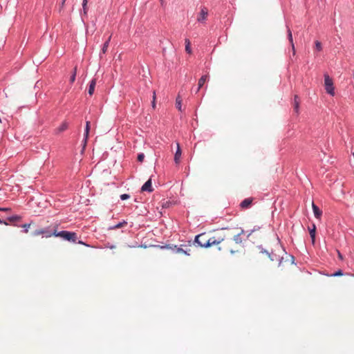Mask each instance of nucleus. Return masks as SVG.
<instances>
[{"label":"nucleus","instance_id":"41","mask_svg":"<svg viewBox=\"0 0 354 354\" xmlns=\"http://www.w3.org/2000/svg\"><path fill=\"white\" fill-rule=\"evenodd\" d=\"M161 1H162V0H160Z\"/></svg>","mask_w":354,"mask_h":354},{"label":"nucleus","instance_id":"1","mask_svg":"<svg viewBox=\"0 0 354 354\" xmlns=\"http://www.w3.org/2000/svg\"><path fill=\"white\" fill-rule=\"evenodd\" d=\"M232 236H233V230L223 229L222 233L218 234V237L222 239L218 245V250L230 252L232 254L239 252L240 249Z\"/></svg>","mask_w":354,"mask_h":354},{"label":"nucleus","instance_id":"39","mask_svg":"<svg viewBox=\"0 0 354 354\" xmlns=\"http://www.w3.org/2000/svg\"><path fill=\"white\" fill-rule=\"evenodd\" d=\"M250 234H251V233L248 234L247 237H249Z\"/></svg>","mask_w":354,"mask_h":354},{"label":"nucleus","instance_id":"34","mask_svg":"<svg viewBox=\"0 0 354 354\" xmlns=\"http://www.w3.org/2000/svg\"><path fill=\"white\" fill-rule=\"evenodd\" d=\"M10 209H11L10 208H8V207H0V211H2V212L10 211Z\"/></svg>","mask_w":354,"mask_h":354},{"label":"nucleus","instance_id":"5","mask_svg":"<svg viewBox=\"0 0 354 354\" xmlns=\"http://www.w3.org/2000/svg\"><path fill=\"white\" fill-rule=\"evenodd\" d=\"M32 235L35 236L42 235L46 238L51 237L52 236H54V225L50 226L47 228L37 229L33 232Z\"/></svg>","mask_w":354,"mask_h":354},{"label":"nucleus","instance_id":"30","mask_svg":"<svg viewBox=\"0 0 354 354\" xmlns=\"http://www.w3.org/2000/svg\"><path fill=\"white\" fill-rule=\"evenodd\" d=\"M144 158H145V155H144V153H139V154L138 155V158H137V159H138V160L139 162H142L144 160Z\"/></svg>","mask_w":354,"mask_h":354},{"label":"nucleus","instance_id":"31","mask_svg":"<svg viewBox=\"0 0 354 354\" xmlns=\"http://www.w3.org/2000/svg\"><path fill=\"white\" fill-rule=\"evenodd\" d=\"M130 198V196L129 194H123L120 196V198L122 200H127L128 198Z\"/></svg>","mask_w":354,"mask_h":354},{"label":"nucleus","instance_id":"9","mask_svg":"<svg viewBox=\"0 0 354 354\" xmlns=\"http://www.w3.org/2000/svg\"><path fill=\"white\" fill-rule=\"evenodd\" d=\"M153 188L151 186V180L149 178L142 187L141 191L142 192H153Z\"/></svg>","mask_w":354,"mask_h":354},{"label":"nucleus","instance_id":"7","mask_svg":"<svg viewBox=\"0 0 354 354\" xmlns=\"http://www.w3.org/2000/svg\"><path fill=\"white\" fill-rule=\"evenodd\" d=\"M233 230V236H232V238L233 240L236 242L238 247L241 250L243 248V242L244 239L242 237V235L244 234V231L243 230H241L239 232H236V230L237 229L232 228Z\"/></svg>","mask_w":354,"mask_h":354},{"label":"nucleus","instance_id":"2","mask_svg":"<svg viewBox=\"0 0 354 354\" xmlns=\"http://www.w3.org/2000/svg\"><path fill=\"white\" fill-rule=\"evenodd\" d=\"M221 240V237H218V234L209 237L206 233H202L195 237L194 242L201 247L208 248L213 245L218 246Z\"/></svg>","mask_w":354,"mask_h":354},{"label":"nucleus","instance_id":"10","mask_svg":"<svg viewBox=\"0 0 354 354\" xmlns=\"http://www.w3.org/2000/svg\"><path fill=\"white\" fill-rule=\"evenodd\" d=\"M252 201V198H247L241 203L240 206L242 209H248L251 206Z\"/></svg>","mask_w":354,"mask_h":354},{"label":"nucleus","instance_id":"25","mask_svg":"<svg viewBox=\"0 0 354 354\" xmlns=\"http://www.w3.org/2000/svg\"><path fill=\"white\" fill-rule=\"evenodd\" d=\"M127 225V222L124 221V222H121V223H119L118 224L113 226V227H111L110 229L111 230H113V229H118V228H120L124 225Z\"/></svg>","mask_w":354,"mask_h":354},{"label":"nucleus","instance_id":"27","mask_svg":"<svg viewBox=\"0 0 354 354\" xmlns=\"http://www.w3.org/2000/svg\"><path fill=\"white\" fill-rule=\"evenodd\" d=\"M76 73H77V67L75 66V67L74 68L73 73V74H72V75H71V78H70V82H71V83H73V82H75V77H76Z\"/></svg>","mask_w":354,"mask_h":354},{"label":"nucleus","instance_id":"15","mask_svg":"<svg viewBox=\"0 0 354 354\" xmlns=\"http://www.w3.org/2000/svg\"><path fill=\"white\" fill-rule=\"evenodd\" d=\"M288 40L291 44L292 53H293V55H295V45L293 43L292 32L290 28L288 29Z\"/></svg>","mask_w":354,"mask_h":354},{"label":"nucleus","instance_id":"13","mask_svg":"<svg viewBox=\"0 0 354 354\" xmlns=\"http://www.w3.org/2000/svg\"><path fill=\"white\" fill-rule=\"evenodd\" d=\"M181 154H182V151H181L180 145L178 143H177V150H176L175 156H174V161L176 164H178L180 162Z\"/></svg>","mask_w":354,"mask_h":354},{"label":"nucleus","instance_id":"16","mask_svg":"<svg viewBox=\"0 0 354 354\" xmlns=\"http://www.w3.org/2000/svg\"><path fill=\"white\" fill-rule=\"evenodd\" d=\"M89 130H90V122L87 121L86 122V128H85V133H84V147H85L86 141H87Z\"/></svg>","mask_w":354,"mask_h":354},{"label":"nucleus","instance_id":"22","mask_svg":"<svg viewBox=\"0 0 354 354\" xmlns=\"http://www.w3.org/2000/svg\"><path fill=\"white\" fill-rule=\"evenodd\" d=\"M176 108L180 111H182V99L180 97V96H178L176 100Z\"/></svg>","mask_w":354,"mask_h":354},{"label":"nucleus","instance_id":"23","mask_svg":"<svg viewBox=\"0 0 354 354\" xmlns=\"http://www.w3.org/2000/svg\"><path fill=\"white\" fill-rule=\"evenodd\" d=\"M87 3H88V0H83L82 8H83V13L84 15H86L87 12H88Z\"/></svg>","mask_w":354,"mask_h":354},{"label":"nucleus","instance_id":"35","mask_svg":"<svg viewBox=\"0 0 354 354\" xmlns=\"http://www.w3.org/2000/svg\"><path fill=\"white\" fill-rule=\"evenodd\" d=\"M337 253H338V257H339V259H340L341 260H342V259H343V257H342V254H341L339 251H337Z\"/></svg>","mask_w":354,"mask_h":354},{"label":"nucleus","instance_id":"6","mask_svg":"<svg viewBox=\"0 0 354 354\" xmlns=\"http://www.w3.org/2000/svg\"><path fill=\"white\" fill-rule=\"evenodd\" d=\"M324 87L327 93L332 96L335 95V87L333 85V81L332 78L326 73L324 74Z\"/></svg>","mask_w":354,"mask_h":354},{"label":"nucleus","instance_id":"11","mask_svg":"<svg viewBox=\"0 0 354 354\" xmlns=\"http://www.w3.org/2000/svg\"><path fill=\"white\" fill-rule=\"evenodd\" d=\"M208 78L209 77L207 75H204L199 79L198 83V88L196 89V93H198L199 91V90L203 86L205 83L208 80Z\"/></svg>","mask_w":354,"mask_h":354},{"label":"nucleus","instance_id":"32","mask_svg":"<svg viewBox=\"0 0 354 354\" xmlns=\"http://www.w3.org/2000/svg\"><path fill=\"white\" fill-rule=\"evenodd\" d=\"M30 224H24L22 225L24 228H25V232L27 233L28 232V228L30 227Z\"/></svg>","mask_w":354,"mask_h":354},{"label":"nucleus","instance_id":"12","mask_svg":"<svg viewBox=\"0 0 354 354\" xmlns=\"http://www.w3.org/2000/svg\"><path fill=\"white\" fill-rule=\"evenodd\" d=\"M183 247H186L185 245H181L180 248H178L176 245L174 246L176 249V252L178 254H185L186 255H190V250H184Z\"/></svg>","mask_w":354,"mask_h":354},{"label":"nucleus","instance_id":"28","mask_svg":"<svg viewBox=\"0 0 354 354\" xmlns=\"http://www.w3.org/2000/svg\"><path fill=\"white\" fill-rule=\"evenodd\" d=\"M20 218H21L19 216H13L8 218V220L11 222H14V221H19Z\"/></svg>","mask_w":354,"mask_h":354},{"label":"nucleus","instance_id":"42","mask_svg":"<svg viewBox=\"0 0 354 354\" xmlns=\"http://www.w3.org/2000/svg\"><path fill=\"white\" fill-rule=\"evenodd\" d=\"M353 276H354V274H353Z\"/></svg>","mask_w":354,"mask_h":354},{"label":"nucleus","instance_id":"3","mask_svg":"<svg viewBox=\"0 0 354 354\" xmlns=\"http://www.w3.org/2000/svg\"><path fill=\"white\" fill-rule=\"evenodd\" d=\"M58 224L54 225V236L57 237H61L64 240L75 243L77 241V234L73 232L68 231H61L57 232Z\"/></svg>","mask_w":354,"mask_h":354},{"label":"nucleus","instance_id":"29","mask_svg":"<svg viewBox=\"0 0 354 354\" xmlns=\"http://www.w3.org/2000/svg\"><path fill=\"white\" fill-rule=\"evenodd\" d=\"M342 275H343V272L341 270H339L337 272H335V273L331 274V276H333V277H339V276H342Z\"/></svg>","mask_w":354,"mask_h":354},{"label":"nucleus","instance_id":"17","mask_svg":"<svg viewBox=\"0 0 354 354\" xmlns=\"http://www.w3.org/2000/svg\"><path fill=\"white\" fill-rule=\"evenodd\" d=\"M95 85H96V80L93 79L90 82L89 87H88V93L90 95H92L93 94Z\"/></svg>","mask_w":354,"mask_h":354},{"label":"nucleus","instance_id":"26","mask_svg":"<svg viewBox=\"0 0 354 354\" xmlns=\"http://www.w3.org/2000/svg\"><path fill=\"white\" fill-rule=\"evenodd\" d=\"M315 48L317 51H321L322 50V45L320 41H315Z\"/></svg>","mask_w":354,"mask_h":354},{"label":"nucleus","instance_id":"37","mask_svg":"<svg viewBox=\"0 0 354 354\" xmlns=\"http://www.w3.org/2000/svg\"><path fill=\"white\" fill-rule=\"evenodd\" d=\"M66 0H62V6H64V3H65Z\"/></svg>","mask_w":354,"mask_h":354},{"label":"nucleus","instance_id":"14","mask_svg":"<svg viewBox=\"0 0 354 354\" xmlns=\"http://www.w3.org/2000/svg\"><path fill=\"white\" fill-rule=\"evenodd\" d=\"M68 124L66 122H63L62 124L57 127L55 131L56 134L60 133L68 129Z\"/></svg>","mask_w":354,"mask_h":354},{"label":"nucleus","instance_id":"21","mask_svg":"<svg viewBox=\"0 0 354 354\" xmlns=\"http://www.w3.org/2000/svg\"><path fill=\"white\" fill-rule=\"evenodd\" d=\"M111 35H110L109 37V38L107 39V40L104 42V45H103V47H102V53L104 54L106 53V52L107 51V49H108V47H109V42L111 41Z\"/></svg>","mask_w":354,"mask_h":354},{"label":"nucleus","instance_id":"36","mask_svg":"<svg viewBox=\"0 0 354 354\" xmlns=\"http://www.w3.org/2000/svg\"><path fill=\"white\" fill-rule=\"evenodd\" d=\"M0 224H4V225H8V223L6 222V221H3L2 220L0 219Z\"/></svg>","mask_w":354,"mask_h":354},{"label":"nucleus","instance_id":"40","mask_svg":"<svg viewBox=\"0 0 354 354\" xmlns=\"http://www.w3.org/2000/svg\"><path fill=\"white\" fill-rule=\"evenodd\" d=\"M161 1H162V0H160Z\"/></svg>","mask_w":354,"mask_h":354},{"label":"nucleus","instance_id":"38","mask_svg":"<svg viewBox=\"0 0 354 354\" xmlns=\"http://www.w3.org/2000/svg\"><path fill=\"white\" fill-rule=\"evenodd\" d=\"M79 243H80V244H84L82 241H79Z\"/></svg>","mask_w":354,"mask_h":354},{"label":"nucleus","instance_id":"4","mask_svg":"<svg viewBox=\"0 0 354 354\" xmlns=\"http://www.w3.org/2000/svg\"><path fill=\"white\" fill-rule=\"evenodd\" d=\"M262 253H266L270 258V261H277L279 262V264H281L283 259L281 254L284 253V250L281 248V246L278 245L274 251H272L271 253H268L266 251H263Z\"/></svg>","mask_w":354,"mask_h":354},{"label":"nucleus","instance_id":"18","mask_svg":"<svg viewBox=\"0 0 354 354\" xmlns=\"http://www.w3.org/2000/svg\"><path fill=\"white\" fill-rule=\"evenodd\" d=\"M312 206H313V212H314L315 216L317 218H319L321 217V216H322V212L313 203V205Z\"/></svg>","mask_w":354,"mask_h":354},{"label":"nucleus","instance_id":"24","mask_svg":"<svg viewBox=\"0 0 354 354\" xmlns=\"http://www.w3.org/2000/svg\"><path fill=\"white\" fill-rule=\"evenodd\" d=\"M190 45H191V44H190L189 40L188 39H185V50L187 53H192Z\"/></svg>","mask_w":354,"mask_h":354},{"label":"nucleus","instance_id":"20","mask_svg":"<svg viewBox=\"0 0 354 354\" xmlns=\"http://www.w3.org/2000/svg\"><path fill=\"white\" fill-rule=\"evenodd\" d=\"M299 98L298 95H295L294 97V110L296 113H298L299 112Z\"/></svg>","mask_w":354,"mask_h":354},{"label":"nucleus","instance_id":"19","mask_svg":"<svg viewBox=\"0 0 354 354\" xmlns=\"http://www.w3.org/2000/svg\"><path fill=\"white\" fill-rule=\"evenodd\" d=\"M309 233H310V236L312 239V243H313V244H314L315 241V234H316V226L315 224H313L312 229L309 228Z\"/></svg>","mask_w":354,"mask_h":354},{"label":"nucleus","instance_id":"8","mask_svg":"<svg viewBox=\"0 0 354 354\" xmlns=\"http://www.w3.org/2000/svg\"><path fill=\"white\" fill-rule=\"evenodd\" d=\"M207 15H208L207 9L206 8H202L201 10V12L198 14V18H197L198 21L203 22L204 21H205L207 19Z\"/></svg>","mask_w":354,"mask_h":354},{"label":"nucleus","instance_id":"33","mask_svg":"<svg viewBox=\"0 0 354 354\" xmlns=\"http://www.w3.org/2000/svg\"><path fill=\"white\" fill-rule=\"evenodd\" d=\"M155 100H156V93L153 92V101H152V106H153V109H155V107H156Z\"/></svg>","mask_w":354,"mask_h":354}]
</instances>
